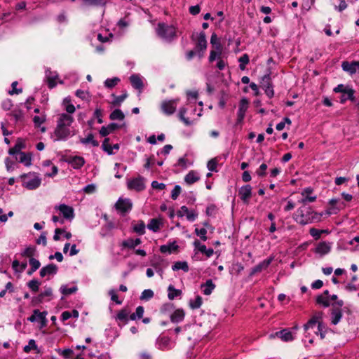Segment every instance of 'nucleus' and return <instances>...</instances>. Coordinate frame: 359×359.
<instances>
[{"mask_svg":"<svg viewBox=\"0 0 359 359\" xmlns=\"http://www.w3.org/2000/svg\"><path fill=\"white\" fill-rule=\"evenodd\" d=\"M173 271L182 270L184 272H188L189 270V265L187 262H176L172 266Z\"/></svg>","mask_w":359,"mask_h":359,"instance_id":"35","label":"nucleus"},{"mask_svg":"<svg viewBox=\"0 0 359 359\" xmlns=\"http://www.w3.org/2000/svg\"><path fill=\"white\" fill-rule=\"evenodd\" d=\"M185 316V312L182 309H177L170 314V318L172 323H179L182 322Z\"/></svg>","mask_w":359,"mask_h":359,"instance_id":"17","label":"nucleus"},{"mask_svg":"<svg viewBox=\"0 0 359 359\" xmlns=\"http://www.w3.org/2000/svg\"><path fill=\"white\" fill-rule=\"evenodd\" d=\"M221 49H219V50H212L210 51V57H209V61L210 62H213L214 60H215L216 59H220L221 58Z\"/></svg>","mask_w":359,"mask_h":359,"instance_id":"58","label":"nucleus"},{"mask_svg":"<svg viewBox=\"0 0 359 359\" xmlns=\"http://www.w3.org/2000/svg\"><path fill=\"white\" fill-rule=\"evenodd\" d=\"M157 346L159 349L168 350L171 348L170 339L168 337H161L157 339Z\"/></svg>","mask_w":359,"mask_h":359,"instance_id":"22","label":"nucleus"},{"mask_svg":"<svg viewBox=\"0 0 359 359\" xmlns=\"http://www.w3.org/2000/svg\"><path fill=\"white\" fill-rule=\"evenodd\" d=\"M114 97V100L112 102L113 105L114 106H120L121 104L125 100V99L128 97V94L125 93L124 94L116 96L114 95H112Z\"/></svg>","mask_w":359,"mask_h":359,"instance_id":"47","label":"nucleus"},{"mask_svg":"<svg viewBox=\"0 0 359 359\" xmlns=\"http://www.w3.org/2000/svg\"><path fill=\"white\" fill-rule=\"evenodd\" d=\"M29 264L32 269V271H36L41 266L40 262L35 258L29 259Z\"/></svg>","mask_w":359,"mask_h":359,"instance_id":"63","label":"nucleus"},{"mask_svg":"<svg viewBox=\"0 0 359 359\" xmlns=\"http://www.w3.org/2000/svg\"><path fill=\"white\" fill-rule=\"evenodd\" d=\"M69 163L74 169L81 168L85 163V160L81 156H74L70 161Z\"/></svg>","mask_w":359,"mask_h":359,"instance_id":"33","label":"nucleus"},{"mask_svg":"<svg viewBox=\"0 0 359 359\" xmlns=\"http://www.w3.org/2000/svg\"><path fill=\"white\" fill-rule=\"evenodd\" d=\"M53 297V290L50 287H45L44 290L40 293L38 298L40 302H42L46 297H48L50 300Z\"/></svg>","mask_w":359,"mask_h":359,"instance_id":"38","label":"nucleus"},{"mask_svg":"<svg viewBox=\"0 0 359 359\" xmlns=\"http://www.w3.org/2000/svg\"><path fill=\"white\" fill-rule=\"evenodd\" d=\"M27 285L32 291L36 292L39 290L40 282L36 279H33L27 283Z\"/></svg>","mask_w":359,"mask_h":359,"instance_id":"52","label":"nucleus"},{"mask_svg":"<svg viewBox=\"0 0 359 359\" xmlns=\"http://www.w3.org/2000/svg\"><path fill=\"white\" fill-rule=\"evenodd\" d=\"M154 292L150 289L144 290L140 296L142 300H149L154 297Z\"/></svg>","mask_w":359,"mask_h":359,"instance_id":"54","label":"nucleus"},{"mask_svg":"<svg viewBox=\"0 0 359 359\" xmlns=\"http://www.w3.org/2000/svg\"><path fill=\"white\" fill-rule=\"evenodd\" d=\"M316 302L318 304L323 305L324 307H328L330 305L329 298L325 295H318L316 297Z\"/></svg>","mask_w":359,"mask_h":359,"instance_id":"45","label":"nucleus"},{"mask_svg":"<svg viewBox=\"0 0 359 359\" xmlns=\"http://www.w3.org/2000/svg\"><path fill=\"white\" fill-rule=\"evenodd\" d=\"M130 81L132 86L137 89L140 93L144 86L141 77L137 74H133L130 77Z\"/></svg>","mask_w":359,"mask_h":359,"instance_id":"19","label":"nucleus"},{"mask_svg":"<svg viewBox=\"0 0 359 359\" xmlns=\"http://www.w3.org/2000/svg\"><path fill=\"white\" fill-rule=\"evenodd\" d=\"M118 128V126L117 123H111L109 124L107 126H102L100 130V134L102 137H106Z\"/></svg>","mask_w":359,"mask_h":359,"instance_id":"26","label":"nucleus"},{"mask_svg":"<svg viewBox=\"0 0 359 359\" xmlns=\"http://www.w3.org/2000/svg\"><path fill=\"white\" fill-rule=\"evenodd\" d=\"M195 233L203 241H207V239H208V237L206 236L207 230L205 228H201V229L196 228L195 229Z\"/></svg>","mask_w":359,"mask_h":359,"instance_id":"56","label":"nucleus"},{"mask_svg":"<svg viewBox=\"0 0 359 359\" xmlns=\"http://www.w3.org/2000/svg\"><path fill=\"white\" fill-rule=\"evenodd\" d=\"M252 195V187L250 185H245L240 188L238 196L245 203H248Z\"/></svg>","mask_w":359,"mask_h":359,"instance_id":"12","label":"nucleus"},{"mask_svg":"<svg viewBox=\"0 0 359 359\" xmlns=\"http://www.w3.org/2000/svg\"><path fill=\"white\" fill-rule=\"evenodd\" d=\"M36 249L34 247H27L24 251L22 252V255L24 257H29V259L34 258L33 257L35 255Z\"/></svg>","mask_w":359,"mask_h":359,"instance_id":"48","label":"nucleus"},{"mask_svg":"<svg viewBox=\"0 0 359 359\" xmlns=\"http://www.w3.org/2000/svg\"><path fill=\"white\" fill-rule=\"evenodd\" d=\"M318 318L319 317L318 316H313V318H311L307 323H306L304 325V330L306 332L308 331L310 328H313L316 323L318 324V323H320L318 321Z\"/></svg>","mask_w":359,"mask_h":359,"instance_id":"46","label":"nucleus"},{"mask_svg":"<svg viewBox=\"0 0 359 359\" xmlns=\"http://www.w3.org/2000/svg\"><path fill=\"white\" fill-rule=\"evenodd\" d=\"M144 311V309L143 306H139L138 307H137L135 312L132 313L130 316L129 318L132 320H136V318L140 319V318H142Z\"/></svg>","mask_w":359,"mask_h":359,"instance_id":"44","label":"nucleus"},{"mask_svg":"<svg viewBox=\"0 0 359 359\" xmlns=\"http://www.w3.org/2000/svg\"><path fill=\"white\" fill-rule=\"evenodd\" d=\"M74 118L72 115L62 113L58 115L56 128L54 130L55 140H66L75 135V130L71 127Z\"/></svg>","mask_w":359,"mask_h":359,"instance_id":"1","label":"nucleus"},{"mask_svg":"<svg viewBox=\"0 0 359 359\" xmlns=\"http://www.w3.org/2000/svg\"><path fill=\"white\" fill-rule=\"evenodd\" d=\"M327 231L325 230H319L315 228H311L309 230V233L312 237H313L316 240H318L320 238V235L323 233H325Z\"/></svg>","mask_w":359,"mask_h":359,"instance_id":"55","label":"nucleus"},{"mask_svg":"<svg viewBox=\"0 0 359 359\" xmlns=\"http://www.w3.org/2000/svg\"><path fill=\"white\" fill-rule=\"evenodd\" d=\"M271 80L270 74H267L262 76L261 81V87L264 90L266 95L269 98L274 95V90Z\"/></svg>","mask_w":359,"mask_h":359,"instance_id":"5","label":"nucleus"},{"mask_svg":"<svg viewBox=\"0 0 359 359\" xmlns=\"http://www.w3.org/2000/svg\"><path fill=\"white\" fill-rule=\"evenodd\" d=\"M62 105H63L65 111H67L66 114H67L72 115L76 111V107H74V104H72L71 103L70 97H65L63 100Z\"/></svg>","mask_w":359,"mask_h":359,"instance_id":"30","label":"nucleus"},{"mask_svg":"<svg viewBox=\"0 0 359 359\" xmlns=\"http://www.w3.org/2000/svg\"><path fill=\"white\" fill-rule=\"evenodd\" d=\"M24 149H25V142L21 139H18L15 146L9 149L8 154H16L18 153H22L23 151H22V150Z\"/></svg>","mask_w":359,"mask_h":359,"instance_id":"24","label":"nucleus"},{"mask_svg":"<svg viewBox=\"0 0 359 359\" xmlns=\"http://www.w3.org/2000/svg\"><path fill=\"white\" fill-rule=\"evenodd\" d=\"M276 336L280 338L284 341H291L294 339L292 333L288 329H284L276 332Z\"/></svg>","mask_w":359,"mask_h":359,"instance_id":"20","label":"nucleus"},{"mask_svg":"<svg viewBox=\"0 0 359 359\" xmlns=\"http://www.w3.org/2000/svg\"><path fill=\"white\" fill-rule=\"evenodd\" d=\"M55 209L58 210L66 219L72 220L74 217V209L71 206L60 204L55 206Z\"/></svg>","mask_w":359,"mask_h":359,"instance_id":"8","label":"nucleus"},{"mask_svg":"<svg viewBox=\"0 0 359 359\" xmlns=\"http://www.w3.org/2000/svg\"><path fill=\"white\" fill-rule=\"evenodd\" d=\"M238 61L240 62V69L241 70H244L245 69V65L249 63V57L247 54H244L239 58Z\"/></svg>","mask_w":359,"mask_h":359,"instance_id":"53","label":"nucleus"},{"mask_svg":"<svg viewBox=\"0 0 359 359\" xmlns=\"http://www.w3.org/2000/svg\"><path fill=\"white\" fill-rule=\"evenodd\" d=\"M37 348V346L34 339H30L28 342V344L26 345L23 350L25 353H29L31 350H36Z\"/></svg>","mask_w":359,"mask_h":359,"instance_id":"59","label":"nucleus"},{"mask_svg":"<svg viewBox=\"0 0 359 359\" xmlns=\"http://www.w3.org/2000/svg\"><path fill=\"white\" fill-rule=\"evenodd\" d=\"M200 180L198 173L196 171L191 170L184 177V182L187 184H192Z\"/></svg>","mask_w":359,"mask_h":359,"instance_id":"25","label":"nucleus"},{"mask_svg":"<svg viewBox=\"0 0 359 359\" xmlns=\"http://www.w3.org/2000/svg\"><path fill=\"white\" fill-rule=\"evenodd\" d=\"M120 81L119 78L114 77L111 79H107L104 81V86L108 88H112Z\"/></svg>","mask_w":359,"mask_h":359,"instance_id":"49","label":"nucleus"},{"mask_svg":"<svg viewBox=\"0 0 359 359\" xmlns=\"http://www.w3.org/2000/svg\"><path fill=\"white\" fill-rule=\"evenodd\" d=\"M357 62H343L341 67L344 71L348 72L350 74H353L357 72L356 69Z\"/></svg>","mask_w":359,"mask_h":359,"instance_id":"27","label":"nucleus"},{"mask_svg":"<svg viewBox=\"0 0 359 359\" xmlns=\"http://www.w3.org/2000/svg\"><path fill=\"white\" fill-rule=\"evenodd\" d=\"M196 47L201 51H204L207 48V41L205 38V34L203 32H201L199 34Z\"/></svg>","mask_w":359,"mask_h":359,"instance_id":"32","label":"nucleus"},{"mask_svg":"<svg viewBox=\"0 0 359 359\" xmlns=\"http://www.w3.org/2000/svg\"><path fill=\"white\" fill-rule=\"evenodd\" d=\"M133 229L139 235H143L145 233V224L143 221H139L137 224L133 226Z\"/></svg>","mask_w":359,"mask_h":359,"instance_id":"42","label":"nucleus"},{"mask_svg":"<svg viewBox=\"0 0 359 359\" xmlns=\"http://www.w3.org/2000/svg\"><path fill=\"white\" fill-rule=\"evenodd\" d=\"M128 315L129 312L126 309L121 310L117 316H116V320L123 322V323H127L128 320Z\"/></svg>","mask_w":359,"mask_h":359,"instance_id":"41","label":"nucleus"},{"mask_svg":"<svg viewBox=\"0 0 359 359\" xmlns=\"http://www.w3.org/2000/svg\"><path fill=\"white\" fill-rule=\"evenodd\" d=\"M132 202L128 198H119L115 204L116 208L122 213L130 211L132 208Z\"/></svg>","mask_w":359,"mask_h":359,"instance_id":"11","label":"nucleus"},{"mask_svg":"<svg viewBox=\"0 0 359 359\" xmlns=\"http://www.w3.org/2000/svg\"><path fill=\"white\" fill-rule=\"evenodd\" d=\"M331 248L332 243L327 241H322L316 245L314 252L320 256H324L330 252Z\"/></svg>","mask_w":359,"mask_h":359,"instance_id":"10","label":"nucleus"},{"mask_svg":"<svg viewBox=\"0 0 359 359\" xmlns=\"http://www.w3.org/2000/svg\"><path fill=\"white\" fill-rule=\"evenodd\" d=\"M178 99L165 100L161 103V110L166 115L172 114L176 110V106L178 102Z\"/></svg>","mask_w":359,"mask_h":359,"instance_id":"6","label":"nucleus"},{"mask_svg":"<svg viewBox=\"0 0 359 359\" xmlns=\"http://www.w3.org/2000/svg\"><path fill=\"white\" fill-rule=\"evenodd\" d=\"M248 102L246 99L243 98L241 100L238 111V121H241L244 118L245 114L248 109Z\"/></svg>","mask_w":359,"mask_h":359,"instance_id":"23","label":"nucleus"},{"mask_svg":"<svg viewBox=\"0 0 359 359\" xmlns=\"http://www.w3.org/2000/svg\"><path fill=\"white\" fill-rule=\"evenodd\" d=\"M141 243H142V240L139 238H135V239L129 238L128 239L124 240L122 242L121 246L124 248L135 250L137 245L141 244Z\"/></svg>","mask_w":359,"mask_h":359,"instance_id":"18","label":"nucleus"},{"mask_svg":"<svg viewBox=\"0 0 359 359\" xmlns=\"http://www.w3.org/2000/svg\"><path fill=\"white\" fill-rule=\"evenodd\" d=\"M211 44L215 48V49L219 50L221 49V44L219 43V39L217 37V34L213 33L210 38Z\"/></svg>","mask_w":359,"mask_h":359,"instance_id":"51","label":"nucleus"},{"mask_svg":"<svg viewBox=\"0 0 359 359\" xmlns=\"http://www.w3.org/2000/svg\"><path fill=\"white\" fill-rule=\"evenodd\" d=\"M187 113V109L185 107H182L179 110L178 116L180 119L187 126H191L192 122L188 118L185 117V114Z\"/></svg>","mask_w":359,"mask_h":359,"instance_id":"39","label":"nucleus"},{"mask_svg":"<svg viewBox=\"0 0 359 359\" xmlns=\"http://www.w3.org/2000/svg\"><path fill=\"white\" fill-rule=\"evenodd\" d=\"M198 212L196 210H189L188 213H186L187 219L190 222H194L198 217Z\"/></svg>","mask_w":359,"mask_h":359,"instance_id":"62","label":"nucleus"},{"mask_svg":"<svg viewBox=\"0 0 359 359\" xmlns=\"http://www.w3.org/2000/svg\"><path fill=\"white\" fill-rule=\"evenodd\" d=\"M156 33L159 37L166 41H171L176 36L175 27L163 22L158 24Z\"/></svg>","mask_w":359,"mask_h":359,"instance_id":"2","label":"nucleus"},{"mask_svg":"<svg viewBox=\"0 0 359 359\" xmlns=\"http://www.w3.org/2000/svg\"><path fill=\"white\" fill-rule=\"evenodd\" d=\"M5 165L8 172L13 171L16 167L15 161L11 160L9 158L5 159Z\"/></svg>","mask_w":359,"mask_h":359,"instance_id":"61","label":"nucleus"},{"mask_svg":"<svg viewBox=\"0 0 359 359\" xmlns=\"http://www.w3.org/2000/svg\"><path fill=\"white\" fill-rule=\"evenodd\" d=\"M215 287V285L212 280L209 279L206 280L205 283L201 285L203 292L205 295H210Z\"/></svg>","mask_w":359,"mask_h":359,"instance_id":"29","label":"nucleus"},{"mask_svg":"<svg viewBox=\"0 0 359 359\" xmlns=\"http://www.w3.org/2000/svg\"><path fill=\"white\" fill-rule=\"evenodd\" d=\"M342 318V313L341 309H334L331 313V321L333 325H337Z\"/></svg>","mask_w":359,"mask_h":359,"instance_id":"34","label":"nucleus"},{"mask_svg":"<svg viewBox=\"0 0 359 359\" xmlns=\"http://www.w3.org/2000/svg\"><path fill=\"white\" fill-rule=\"evenodd\" d=\"M109 138L104 139L102 142V147L104 151H106L109 155L113 154L112 147L109 144Z\"/></svg>","mask_w":359,"mask_h":359,"instance_id":"60","label":"nucleus"},{"mask_svg":"<svg viewBox=\"0 0 359 359\" xmlns=\"http://www.w3.org/2000/svg\"><path fill=\"white\" fill-rule=\"evenodd\" d=\"M124 117H125L124 114L122 112V111L121 109H118L114 110L109 116V118L111 120L122 121L124 119Z\"/></svg>","mask_w":359,"mask_h":359,"instance_id":"40","label":"nucleus"},{"mask_svg":"<svg viewBox=\"0 0 359 359\" xmlns=\"http://www.w3.org/2000/svg\"><path fill=\"white\" fill-rule=\"evenodd\" d=\"M353 94H354V90L353 89L346 90V91L345 93H341V95L339 97L340 102L344 103L348 100L353 101L354 100Z\"/></svg>","mask_w":359,"mask_h":359,"instance_id":"37","label":"nucleus"},{"mask_svg":"<svg viewBox=\"0 0 359 359\" xmlns=\"http://www.w3.org/2000/svg\"><path fill=\"white\" fill-rule=\"evenodd\" d=\"M145 179L141 176L134 178L128 182V188L129 189L141 191L145 189Z\"/></svg>","mask_w":359,"mask_h":359,"instance_id":"7","label":"nucleus"},{"mask_svg":"<svg viewBox=\"0 0 359 359\" xmlns=\"http://www.w3.org/2000/svg\"><path fill=\"white\" fill-rule=\"evenodd\" d=\"M273 259V257H270L268 259H264L262 262H260L259 264L255 266L252 269V271L250 272V275H254L257 273H259L262 271V270H264L268 268V266L271 264Z\"/></svg>","mask_w":359,"mask_h":359,"instance_id":"14","label":"nucleus"},{"mask_svg":"<svg viewBox=\"0 0 359 359\" xmlns=\"http://www.w3.org/2000/svg\"><path fill=\"white\" fill-rule=\"evenodd\" d=\"M81 142L83 144L91 143L93 147H97L99 145V142L94 140L93 135L91 133L88 134L86 138L81 139Z\"/></svg>","mask_w":359,"mask_h":359,"instance_id":"43","label":"nucleus"},{"mask_svg":"<svg viewBox=\"0 0 359 359\" xmlns=\"http://www.w3.org/2000/svg\"><path fill=\"white\" fill-rule=\"evenodd\" d=\"M58 75L56 72H52L50 69L46 70V77L48 81V85L50 88L55 87L56 83L55 80L57 78Z\"/></svg>","mask_w":359,"mask_h":359,"instance_id":"21","label":"nucleus"},{"mask_svg":"<svg viewBox=\"0 0 359 359\" xmlns=\"http://www.w3.org/2000/svg\"><path fill=\"white\" fill-rule=\"evenodd\" d=\"M312 213L309 207L304 205L297 210L295 220L302 225L311 223L313 221Z\"/></svg>","mask_w":359,"mask_h":359,"instance_id":"3","label":"nucleus"},{"mask_svg":"<svg viewBox=\"0 0 359 359\" xmlns=\"http://www.w3.org/2000/svg\"><path fill=\"white\" fill-rule=\"evenodd\" d=\"M76 290V287H67L66 285H62L60 289V292L65 295L71 294L75 292Z\"/></svg>","mask_w":359,"mask_h":359,"instance_id":"57","label":"nucleus"},{"mask_svg":"<svg viewBox=\"0 0 359 359\" xmlns=\"http://www.w3.org/2000/svg\"><path fill=\"white\" fill-rule=\"evenodd\" d=\"M313 192V189L311 188H306L304 189L302 192V198L299 201V202L302 204H306L307 203H312L316 201V196H310V194Z\"/></svg>","mask_w":359,"mask_h":359,"instance_id":"16","label":"nucleus"},{"mask_svg":"<svg viewBox=\"0 0 359 359\" xmlns=\"http://www.w3.org/2000/svg\"><path fill=\"white\" fill-rule=\"evenodd\" d=\"M13 156L15 160L25 166H30L32 164V154L30 153H18L16 154H10Z\"/></svg>","mask_w":359,"mask_h":359,"instance_id":"9","label":"nucleus"},{"mask_svg":"<svg viewBox=\"0 0 359 359\" xmlns=\"http://www.w3.org/2000/svg\"><path fill=\"white\" fill-rule=\"evenodd\" d=\"M199 251L201 253L205 254L208 257H210L214 253L213 249L207 248L205 245L203 246H200Z\"/></svg>","mask_w":359,"mask_h":359,"instance_id":"64","label":"nucleus"},{"mask_svg":"<svg viewBox=\"0 0 359 359\" xmlns=\"http://www.w3.org/2000/svg\"><path fill=\"white\" fill-rule=\"evenodd\" d=\"M202 304V298L200 296H197L195 299H191L189 301V306L191 309H196L201 307Z\"/></svg>","mask_w":359,"mask_h":359,"instance_id":"50","label":"nucleus"},{"mask_svg":"<svg viewBox=\"0 0 359 359\" xmlns=\"http://www.w3.org/2000/svg\"><path fill=\"white\" fill-rule=\"evenodd\" d=\"M168 297L170 300L174 299L175 297H177L181 295L182 291L180 290L175 289L174 286L170 285L168 287Z\"/></svg>","mask_w":359,"mask_h":359,"instance_id":"36","label":"nucleus"},{"mask_svg":"<svg viewBox=\"0 0 359 359\" xmlns=\"http://www.w3.org/2000/svg\"><path fill=\"white\" fill-rule=\"evenodd\" d=\"M46 312H40L39 310L35 309L33 311V314L27 320L32 323L39 321L44 325L46 323Z\"/></svg>","mask_w":359,"mask_h":359,"instance_id":"13","label":"nucleus"},{"mask_svg":"<svg viewBox=\"0 0 359 359\" xmlns=\"http://www.w3.org/2000/svg\"><path fill=\"white\" fill-rule=\"evenodd\" d=\"M22 177H24L23 186L29 190L36 189L41 183V179L34 173H29Z\"/></svg>","mask_w":359,"mask_h":359,"instance_id":"4","label":"nucleus"},{"mask_svg":"<svg viewBox=\"0 0 359 359\" xmlns=\"http://www.w3.org/2000/svg\"><path fill=\"white\" fill-rule=\"evenodd\" d=\"M58 268L54 264H49L46 266H43L40 270L41 277H45L46 276L55 275L57 273Z\"/></svg>","mask_w":359,"mask_h":359,"instance_id":"15","label":"nucleus"},{"mask_svg":"<svg viewBox=\"0 0 359 359\" xmlns=\"http://www.w3.org/2000/svg\"><path fill=\"white\" fill-rule=\"evenodd\" d=\"M162 224L163 223L161 219L153 218L147 224V228L154 232H157L159 231Z\"/></svg>","mask_w":359,"mask_h":359,"instance_id":"28","label":"nucleus"},{"mask_svg":"<svg viewBox=\"0 0 359 359\" xmlns=\"http://www.w3.org/2000/svg\"><path fill=\"white\" fill-rule=\"evenodd\" d=\"M178 248V245L175 244V242L170 243L167 245H163L160 247V251L162 253H168L171 254L176 251Z\"/></svg>","mask_w":359,"mask_h":359,"instance_id":"31","label":"nucleus"}]
</instances>
